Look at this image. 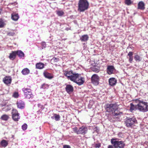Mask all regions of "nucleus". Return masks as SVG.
Segmentation results:
<instances>
[{"label":"nucleus","instance_id":"1","mask_svg":"<svg viewBox=\"0 0 148 148\" xmlns=\"http://www.w3.org/2000/svg\"><path fill=\"white\" fill-rule=\"evenodd\" d=\"M119 105L116 103L107 104L105 106L106 112L111 113L114 116H121L122 115V112L119 111L118 109Z\"/></svg>","mask_w":148,"mask_h":148},{"label":"nucleus","instance_id":"2","mask_svg":"<svg viewBox=\"0 0 148 148\" xmlns=\"http://www.w3.org/2000/svg\"><path fill=\"white\" fill-rule=\"evenodd\" d=\"M138 104L136 105V108L140 112H145L148 111V104L147 102L143 100L137 99L136 100Z\"/></svg>","mask_w":148,"mask_h":148},{"label":"nucleus","instance_id":"3","mask_svg":"<svg viewBox=\"0 0 148 148\" xmlns=\"http://www.w3.org/2000/svg\"><path fill=\"white\" fill-rule=\"evenodd\" d=\"M78 5V10L80 12L87 10L89 7V3L87 0H79Z\"/></svg>","mask_w":148,"mask_h":148},{"label":"nucleus","instance_id":"4","mask_svg":"<svg viewBox=\"0 0 148 148\" xmlns=\"http://www.w3.org/2000/svg\"><path fill=\"white\" fill-rule=\"evenodd\" d=\"M73 131L77 134H82L84 135L87 133L88 128L87 127L82 126L80 127L79 129L75 127L73 128Z\"/></svg>","mask_w":148,"mask_h":148},{"label":"nucleus","instance_id":"5","mask_svg":"<svg viewBox=\"0 0 148 148\" xmlns=\"http://www.w3.org/2000/svg\"><path fill=\"white\" fill-rule=\"evenodd\" d=\"M22 91L25 98L31 100L34 98V96L30 89L24 88L22 89Z\"/></svg>","mask_w":148,"mask_h":148},{"label":"nucleus","instance_id":"6","mask_svg":"<svg viewBox=\"0 0 148 148\" xmlns=\"http://www.w3.org/2000/svg\"><path fill=\"white\" fill-rule=\"evenodd\" d=\"M116 138H112L111 140V143L113 145L115 148H123L125 146V144L122 141H117Z\"/></svg>","mask_w":148,"mask_h":148},{"label":"nucleus","instance_id":"7","mask_svg":"<svg viewBox=\"0 0 148 148\" xmlns=\"http://www.w3.org/2000/svg\"><path fill=\"white\" fill-rule=\"evenodd\" d=\"M125 123L126 125L128 127H132L135 125L136 123H137V121L134 117L127 118L125 120Z\"/></svg>","mask_w":148,"mask_h":148},{"label":"nucleus","instance_id":"8","mask_svg":"<svg viewBox=\"0 0 148 148\" xmlns=\"http://www.w3.org/2000/svg\"><path fill=\"white\" fill-rule=\"evenodd\" d=\"M92 83L95 85H97L99 84V77L97 74H94L91 78Z\"/></svg>","mask_w":148,"mask_h":148},{"label":"nucleus","instance_id":"9","mask_svg":"<svg viewBox=\"0 0 148 148\" xmlns=\"http://www.w3.org/2000/svg\"><path fill=\"white\" fill-rule=\"evenodd\" d=\"M12 117L15 121H18L20 119L19 114L18 111L16 109H13L12 111Z\"/></svg>","mask_w":148,"mask_h":148},{"label":"nucleus","instance_id":"10","mask_svg":"<svg viewBox=\"0 0 148 148\" xmlns=\"http://www.w3.org/2000/svg\"><path fill=\"white\" fill-rule=\"evenodd\" d=\"M79 75L78 73H73L72 75H71L70 76H68V79L75 82L79 77Z\"/></svg>","mask_w":148,"mask_h":148},{"label":"nucleus","instance_id":"11","mask_svg":"<svg viewBox=\"0 0 148 148\" xmlns=\"http://www.w3.org/2000/svg\"><path fill=\"white\" fill-rule=\"evenodd\" d=\"M85 82V79L84 77L79 76L77 79L75 81L76 83L79 86L83 84Z\"/></svg>","mask_w":148,"mask_h":148},{"label":"nucleus","instance_id":"12","mask_svg":"<svg viewBox=\"0 0 148 148\" xmlns=\"http://www.w3.org/2000/svg\"><path fill=\"white\" fill-rule=\"evenodd\" d=\"M114 69L113 66H108L107 69V73L109 75H111L113 73Z\"/></svg>","mask_w":148,"mask_h":148},{"label":"nucleus","instance_id":"13","mask_svg":"<svg viewBox=\"0 0 148 148\" xmlns=\"http://www.w3.org/2000/svg\"><path fill=\"white\" fill-rule=\"evenodd\" d=\"M66 91L68 93H70L73 90V86L70 84H67L65 88Z\"/></svg>","mask_w":148,"mask_h":148},{"label":"nucleus","instance_id":"14","mask_svg":"<svg viewBox=\"0 0 148 148\" xmlns=\"http://www.w3.org/2000/svg\"><path fill=\"white\" fill-rule=\"evenodd\" d=\"M12 81V79L10 77L6 76L3 78V82L6 84H11Z\"/></svg>","mask_w":148,"mask_h":148},{"label":"nucleus","instance_id":"15","mask_svg":"<svg viewBox=\"0 0 148 148\" xmlns=\"http://www.w3.org/2000/svg\"><path fill=\"white\" fill-rule=\"evenodd\" d=\"M117 82L116 80L114 78H110L109 79V84L111 86H114L116 85Z\"/></svg>","mask_w":148,"mask_h":148},{"label":"nucleus","instance_id":"16","mask_svg":"<svg viewBox=\"0 0 148 148\" xmlns=\"http://www.w3.org/2000/svg\"><path fill=\"white\" fill-rule=\"evenodd\" d=\"M138 8L141 10L145 9V4L143 1H140L138 3Z\"/></svg>","mask_w":148,"mask_h":148},{"label":"nucleus","instance_id":"17","mask_svg":"<svg viewBox=\"0 0 148 148\" xmlns=\"http://www.w3.org/2000/svg\"><path fill=\"white\" fill-rule=\"evenodd\" d=\"M18 108L21 109H23L25 107L24 102L21 101H20L17 103Z\"/></svg>","mask_w":148,"mask_h":148},{"label":"nucleus","instance_id":"18","mask_svg":"<svg viewBox=\"0 0 148 148\" xmlns=\"http://www.w3.org/2000/svg\"><path fill=\"white\" fill-rule=\"evenodd\" d=\"M19 17L18 14L14 13L11 15V18L14 21H17Z\"/></svg>","mask_w":148,"mask_h":148},{"label":"nucleus","instance_id":"19","mask_svg":"<svg viewBox=\"0 0 148 148\" xmlns=\"http://www.w3.org/2000/svg\"><path fill=\"white\" fill-rule=\"evenodd\" d=\"M133 52L130 51L127 55V56H129V61L130 63H132L133 60Z\"/></svg>","mask_w":148,"mask_h":148},{"label":"nucleus","instance_id":"20","mask_svg":"<svg viewBox=\"0 0 148 148\" xmlns=\"http://www.w3.org/2000/svg\"><path fill=\"white\" fill-rule=\"evenodd\" d=\"M43 74L45 78L49 79H51L53 78V76L50 73L47 72H45Z\"/></svg>","mask_w":148,"mask_h":148},{"label":"nucleus","instance_id":"21","mask_svg":"<svg viewBox=\"0 0 148 148\" xmlns=\"http://www.w3.org/2000/svg\"><path fill=\"white\" fill-rule=\"evenodd\" d=\"M16 51H12V53L10 54L9 58L11 60H13L16 57Z\"/></svg>","mask_w":148,"mask_h":148},{"label":"nucleus","instance_id":"22","mask_svg":"<svg viewBox=\"0 0 148 148\" xmlns=\"http://www.w3.org/2000/svg\"><path fill=\"white\" fill-rule=\"evenodd\" d=\"M36 69H41L44 67V64L41 62L38 63L36 64Z\"/></svg>","mask_w":148,"mask_h":148},{"label":"nucleus","instance_id":"23","mask_svg":"<svg viewBox=\"0 0 148 148\" xmlns=\"http://www.w3.org/2000/svg\"><path fill=\"white\" fill-rule=\"evenodd\" d=\"M88 36L87 35H84L82 36L80 38V40L82 42H86L88 39Z\"/></svg>","mask_w":148,"mask_h":148},{"label":"nucleus","instance_id":"24","mask_svg":"<svg viewBox=\"0 0 148 148\" xmlns=\"http://www.w3.org/2000/svg\"><path fill=\"white\" fill-rule=\"evenodd\" d=\"M16 55H17L21 58H22V57H23L24 56V54L21 50H18L16 51Z\"/></svg>","mask_w":148,"mask_h":148},{"label":"nucleus","instance_id":"25","mask_svg":"<svg viewBox=\"0 0 148 148\" xmlns=\"http://www.w3.org/2000/svg\"><path fill=\"white\" fill-rule=\"evenodd\" d=\"M29 72V70L27 68L23 69L21 72L22 74L25 75L28 74Z\"/></svg>","mask_w":148,"mask_h":148},{"label":"nucleus","instance_id":"26","mask_svg":"<svg viewBox=\"0 0 148 148\" xmlns=\"http://www.w3.org/2000/svg\"><path fill=\"white\" fill-rule=\"evenodd\" d=\"M1 145L4 147H6L8 144V142L5 140H3L0 143Z\"/></svg>","mask_w":148,"mask_h":148},{"label":"nucleus","instance_id":"27","mask_svg":"<svg viewBox=\"0 0 148 148\" xmlns=\"http://www.w3.org/2000/svg\"><path fill=\"white\" fill-rule=\"evenodd\" d=\"M73 73L72 71H65L64 74V75L67 77L68 79V76H70L71 75H72Z\"/></svg>","mask_w":148,"mask_h":148},{"label":"nucleus","instance_id":"28","mask_svg":"<svg viewBox=\"0 0 148 148\" xmlns=\"http://www.w3.org/2000/svg\"><path fill=\"white\" fill-rule=\"evenodd\" d=\"M134 59L136 62H139L141 60L142 58L137 55L134 56Z\"/></svg>","mask_w":148,"mask_h":148},{"label":"nucleus","instance_id":"29","mask_svg":"<svg viewBox=\"0 0 148 148\" xmlns=\"http://www.w3.org/2000/svg\"><path fill=\"white\" fill-rule=\"evenodd\" d=\"M135 109H136V106H134V105L132 103H131L130 104V111L131 112H132V111L134 110Z\"/></svg>","mask_w":148,"mask_h":148},{"label":"nucleus","instance_id":"30","mask_svg":"<svg viewBox=\"0 0 148 148\" xmlns=\"http://www.w3.org/2000/svg\"><path fill=\"white\" fill-rule=\"evenodd\" d=\"M1 119L4 121L7 120L9 118V116L8 115L6 114H4L3 115L1 116Z\"/></svg>","mask_w":148,"mask_h":148},{"label":"nucleus","instance_id":"31","mask_svg":"<svg viewBox=\"0 0 148 148\" xmlns=\"http://www.w3.org/2000/svg\"><path fill=\"white\" fill-rule=\"evenodd\" d=\"M55 119L56 121H58L60 120V117L59 115L57 114H54Z\"/></svg>","mask_w":148,"mask_h":148},{"label":"nucleus","instance_id":"32","mask_svg":"<svg viewBox=\"0 0 148 148\" xmlns=\"http://www.w3.org/2000/svg\"><path fill=\"white\" fill-rule=\"evenodd\" d=\"M132 2H133L131 0H125V4L128 5H131Z\"/></svg>","mask_w":148,"mask_h":148},{"label":"nucleus","instance_id":"33","mask_svg":"<svg viewBox=\"0 0 148 148\" xmlns=\"http://www.w3.org/2000/svg\"><path fill=\"white\" fill-rule=\"evenodd\" d=\"M64 14V12L62 11H59L57 12V14L59 16H62Z\"/></svg>","mask_w":148,"mask_h":148},{"label":"nucleus","instance_id":"34","mask_svg":"<svg viewBox=\"0 0 148 148\" xmlns=\"http://www.w3.org/2000/svg\"><path fill=\"white\" fill-rule=\"evenodd\" d=\"M27 125L25 123L22 126V128L23 130H25L27 128Z\"/></svg>","mask_w":148,"mask_h":148},{"label":"nucleus","instance_id":"35","mask_svg":"<svg viewBox=\"0 0 148 148\" xmlns=\"http://www.w3.org/2000/svg\"><path fill=\"white\" fill-rule=\"evenodd\" d=\"M19 96V94L18 92H14L13 95V97L15 98H17Z\"/></svg>","mask_w":148,"mask_h":148},{"label":"nucleus","instance_id":"36","mask_svg":"<svg viewBox=\"0 0 148 148\" xmlns=\"http://www.w3.org/2000/svg\"><path fill=\"white\" fill-rule=\"evenodd\" d=\"M4 26L3 23L2 19H0V28Z\"/></svg>","mask_w":148,"mask_h":148},{"label":"nucleus","instance_id":"37","mask_svg":"<svg viewBox=\"0 0 148 148\" xmlns=\"http://www.w3.org/2000/svg\"><path fill=\"white\" fill-rule=\"evenodd\" d=\"M48 87V86L46 84H43L42 85V86L41 87V88L45 89V88Z\"/></svg>","mask_w":148,"mask_h":148},{"label":"nucleus","instance_id":"38","mask_svg":"<svg viewBox=\"0 0 148 148\" xmlns=\"http://www.w3.org/2000/svg\"><path fill=\"white\" fill-rule=\"evenodd\" d=\"M101 146V145L100 143L96 144L95 145V147L96 148H99Z\"/></svg>","mask_w":148,"mask_h":148},{"label":"nucleus","instance_id":"39","mask_svg":"<svg viewBox=\"0 0 148 148\" xmlns=\"http://www.w3.org/2000/svg\"><path fill=\"white\" fill-rule=\"evenodd\" d=\"M52 60L55 62H57L58 60V59L56 58H53Z\"/></svg>","mask_w":148,"mask_h":148},{"label":"nucleus","instance_id":"40","mask_svg":"<svg viewBox=\"0 0 148 148\" xmlns=\"http://www.w3.org/2000/svg\"><path fill=\"white\" fill-rule=\"evenodd\" d=\"M93 71L96 73H98L99 72V70L98 69L95 68L94 69Z\"/></svg>","mask_w":148,"mask_h":148},{"label":"nucleus","instance_id":"41","mask_svg":"<svg viewBox=\"0 0 148 148\" xmlns=\"http://www.w3.org/2000/svg\"><path fill=\"white\" fill-rule=\"evenodd\" d=\"M63 148H71L70 146L68 145H64Z\"/></svg>","mask_w":148,"mask_h":148},{"label":"nucleus","instance_id":"42","mask_svg":"<svg viewBox=\"0 0 148 148\" xmlns=\"http://www.w3.org/2000/svg\"><path fill=\"white\" fill-rule=\"evenodd\" d=\"M42 45L44 47V48H45L46 47V43L45 42H42Z\"/></svg>","mask_w":148,"mask_h":148},{"label":"nucleus","instance_id":"43","mask_svg":"<svg viewBox=\"0 0 148 148\" xmlns=\"http://www.w3.org/2000/svg\"><path fill=\"white\" fill-rule=\"evenodd\" d=\"M8 34L9 36H13L14 35V33L10 32H9Z\"/></svg>","mask_w":148,"mask_h":148},{"label":"nucleus","instance_id":"44","mask_svg":"<svg viewBox=\"0 0 148 148\" xmlns=\"http://www.w3.org/2000/svg\"><path fill=\"white\" fill-rule=\"evenodd\" d=\"M114 146L109 145L108 147V148H115L114 147Z\"/></svg>","mask_w":148,"mask_h":148},{"label":"nucleus","instance_id":"45","mask_svg":"<svg viewBox=\"0 0 148 148\" xmlns=\"http://www.w3.org/2000/svg\"><path fill=\"white\" fill-rule=\"evenodd\" d=\"M51 118L52 119H55V117H54V116L53 115V116H51Z\"/></svg>","mask_w":148,"mask_h":148},{"label":"nucleus","instance_id":"46","mask_svg":"<svg viewBox=\"0 0 148 148\" xmlns=\"http://www.w3.org/2000/svg\"><path fill=\"white\" fill-rule=\"evenodd\" d=\"M122 135V134L121 133H119V136L120 137H121V135Z\"/></svg>","mask_w":148,"mask_h":148},{"label":"nucleus","instance_id":"47","mask_svg":"<svg viewBox=\"0 0 148 148\" xmlns=\"http://www.w3.org/2000/svg\"><path fill=\"white\" fill-rule=\"evenodd\" d=\"M1 11H2V9L1 8H0V14H1Z\"/></svg>","mask_w":148,"mask_h":148},{"label":"nucleus","instance_id":"48","mask_svg":"<svg viewBox=\"0 0 148 148\" xmlns=\"http://www.w3.org/2000/svg\"><path fill=\"white\" fill-rule=\"evenodd\" d=\"M147 82H148V84H148V80H147Z\"/></svg>","mask_w":148,"mask_h":148}]
</instances>
